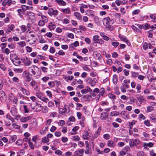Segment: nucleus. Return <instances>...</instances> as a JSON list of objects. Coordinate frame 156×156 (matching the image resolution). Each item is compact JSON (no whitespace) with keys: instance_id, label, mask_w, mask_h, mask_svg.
<instances>
[{"instance_id":"4d7b16f0","label":"nucleus","mask_w":156,"mask_h":156,"mask_svg":"<svg viewBox=\"0 0 156 156\" xmlns=\"http://www.w3.org/2000/svg\"><path fill=\"white\" fill-rule=\"evenodd\" d=\"M136 88L137 90V93H140V91L139 90L141 89V85L139 84H138L136 86Z\"/></svg>"},{"instance_id":"dca6fc26","label":"nucleus","mask_w":156,"mask_h":156,"mask_svg":"<svg viewBox=\"0 0 156 156\" xmlns=\"http://www.w3.org/2000/svg\"><path fill=\"white\" fill-rule=\"evenodd\" d=\"M21 90L23 92V93L26 95L28 96L30 95V93L29 91L27 90L24 88L21 87Z\"/></svg>"},{"instance_id":"bb28decb","label":"nucleus","mask_w":156,"mask_h":156,"mask_svg":"<svg viewBox=\"0 0 156 156\" xmlns=\"http://www.w3.org/2000/svg\"><path fill=\"white\" fill-rule=\"evenodd\" d=\"M49 141V140L47 136L43 137L42 139V141L43 143H46L48 142Z\"/></svg>"},{"instance_id":"f257e3e1","label":"nucleus","mask_w":156,"mask_h":156,"mask_svg":"<svg viewBox=\"0 0 156 156\" xmlns=\"http://www.w3.org/2000/svg\"><path fill=\"white\" fill-rule=\"evenodd\" d=\"M27 37L28 38L27 40V42L29 43L30 44H34L36 42V37L35 33L32 31H30L27 35Z\"/></svg>"},{"instance_id":"7ed1b4c3","label":"nucleus","mask_w":156,"mask_h":156,"mask_svg":"<svg viewBox=\"0 0 156 156\" xmlns=\"http://www.w3.org/2000/svg\"><path fill=\"white\" fill-rule=\"evenodd\" d=\"M86 80L87 82L90 83V85L92 87L95 85L97 81L96 78H93V79H92L90 78H87Z\"/></svg>"},{"instance_id":"4c0bfd02","label":"nucleus","mask_w":156,"mask_h":156,"mask_svg":"<svg viewBox=\"0 0 156 156\" xmlns=\"http://www.w3.org/2000/svg\"><path fill=\"white\" fill-rule=\"evenodd\" d=\"M99 38V36L98 35H96L93 36V40L95 42H97L98 41V40Z\"/></svg>"},{"instance_id":"5701e85b","label":"nucleus","mask_w":156,"mask_h":156,"mask_svg":"<svg viewBox=\"0 0 156 156\" xmlns=\"http://www.w3.org/2000/svg\"><path fill=\"white\" fill-rule=\"evenodd\" d=\"M150 18L152 20V21L154 23L156 22V16L152 14H151L150 15Z\"/></svg>"},{"instance_id":"3c124183","label":"nucleus","mask_w":156,"mask_h":156,"mask_svg":"<svg viewBox=\"0 0 156 156\" xmlns=\"http://www.w3.org/2000/svg\"><path fill=\"white\" fill-rule=\"evenodd\" d=\"M55 48L53 47H51L49 50V52L51 53H54L55 52Z\"/></svg>"},{"instance_id":"680f3d73","label":"nucleus","mask_w":156,"mask_h":156,"mask_svg":"<svg viewBox=\"0 0 156 156\" xmlns=\"http://www.w3.org/2000/svg\"><path fill=\"white\" fill-rule=\"evenodd\" d=\"M143 49L144 50H146L148 47V44L146 42H144L143 45Z\"/></svg>"},{"instance_id":"423d86ee","label":"nucleus","mask_w":156,"mask_h":156,"mask_svg":"<svg viewBox=\"0 0 156 156\" xmlns=\"http://www.w3.org/2000/svg\"><path fill=\"white\" fill-rule=\"evenodd\" d=\"M27 14L28 15L29 20L31 22H33L35 19L34 14L33 12H27Z\"/></svg>"},{"instance_id":"052dcab7","label":"nucleus","mask_w":156,"mask_h":156,"mask_svg":"<svg viewBox=\"0 0 156 156\" xmlns=\"http://www.w3.org/2000/svg\"><path fill=\"white\" fill-rule=\"evenodd\" d=\"M62 140L63 143H65L68 140V139L66 137H62Z\"/></svg>"},{"instance_id":"ddd939ff","label":"nucleus","mask_w":156,"mask_h":156,"mask_svg":"<svg viewBox=\"0 0 156 156\" xmlns=\"http://www.w3.org/2000/svg\"><path fill=\"white\" fill-rule=\"evenodd\" d=\"M73 14L78 20H81L82 16L79 12H74Z\"/></svg>"},{"instance_id":"2f4dec72","label":"nucleus","mask_w":156,"mask_h":156,"mask_svg":"<svg viewBox=\"0 0 156 156\" xmlns=\"http://www.w3.org/2000/svg\"><path fill=\"white\" fill-rule=\"evenodd\" d=\"M144 29L146 30L150 28V25L148 23H145L144 25Z\"/></svg>"},{"instance_id":"5fc2aeb1","label":"nucleus","mask_w":156,"mask_h":156,"mask_svg":"<svg viewBox=\"0 0 156 156\" xmlns=\"http://www.w3.org/2000/svg\"><path fill=\"white\" fill-rule=\"evenodd\" d=\"M78 145L80 147H82L83 146L84 144L83 142L79 141L78 142Z\"/></svg>"},{"instance_id":"6ab92c4d","label":"nucleus","mask_w":156,"mask_h":156,"mask_svg":"<svg viewBox=\"0 0 156 156\" xmlns=\"http://www.w3.org/2000/svg\"><path fill=\"white\" fill-rule=\"evenodd\" d=\"M49 27L50 30H54L56 27L55 25L54 22H51L49 23Z\"/></svg>"},{"instance_id":"1a4fd4ad","label":"nucleus","mask_w":156,"mask_h":156,"mask_svg":"<svg viewBox=\"0 0 156 156\" xmlns=\"http://www.w3.org/2000/svg\"><path fill=\"white\" fill-rule=\"evenodd\" d=\"M90 137L88 131H85L84 132V134L83 135V138L84 140H89Z\"/></svg>"},{"instance_id":"13d9d810","label":"nucleus","mask_w":156,"mask_h":156,"mask_svg":"<svg viewBox=\"0 0 156 156\" xmlns=\"http://www.w3.org/2000/svg\"><path fill=\"white\" fill-rule=\"evenodd\" d=\"M67 37L71 39H73L74 37L73 34L71 33H69L67 35Z\"/></svg>"},{"instance_id":"8fccbe9b","label":"nucleus","mask_w":156,"mask_h":156,"mask_svg":"<svg viewBox=\"0 0 156 156\" xmlns=\"http://www.w3.org/2000/svg\"><path fill=\"white\" fill-rule=\"evenodd\" d=\"M153 110V107L151 106H148L147 107V110L148 112H151Z\"/></svg>"},{"instance_id":"cd10ccee","label":"nucleus","mask_w":156,"mask_h":156,"mask_svg":"<svg viewBox=\"0 0 156 156\" xmlns=\"http://www.w3.org/2000/svg\"><path fill=\"white\" fill-rule=\"evenodd\" d=\"M73 139L74 141H78L80 140V138L77 135L72 136Z\"/></svg>"},{"instance_id":"79ce46f5","label":"nucleus","mask_w":156,"mask_h":156,"mask_svg":"<svg viewBox=\"0 0 156 156\" xmlns=\"http://www.w3.org/2000/svg\"><path fill=\"white\" fill-rule=\"evenodd\" d=\"M134 141L135 143V146H136L138 145L140 143V141L138 139H136L134 140Z\"/></svg>"},{"instance_id":"a18cd8bd","label":"nucleus","mask_w":156,"mask_h":156,"mask_svg":"<svg viewBox=\"0 0 156 156\" xmlns=\"http://www.w3.org/2000/svg\"><path fill=\"white\" fill-rule=\"evenodd\" d=\"M21 30L23 32H24L27 30V28L24 25H22L21 27Z\"/></svg>"},{"instance_id":"0eeeda50","label":"nucleus","mask_w":156,"mask_h":156,"mask_svg":"<svg viewBox=\"0 0 156 156\" xmlns=\"http://www.w3.org/2000/svg\"><path fill=\"white\" fill-rule=\"evenodd\" d=\"M92 91V90L89 87H87L85 89L81 90V92L82 94H85L88 92H91Z\"/></svg>"},{"instance_id":"e433bc0d","label":"nucleus","mask_w":156,"mask_h":156,"mask_svg":"<svg viewBox=\"0 0 156 156\" xmlns=\"http://www.w3.org/2000/svg\"><path fill=\"white\" fill-rule=\"evenodd\" d=\"M41 17L43 20L42 21H44V23H47L48 22V19L46 16H41Z\"/></svg>"},{"instance_id":"9d476101","label":"nucleus","mask_w":156,"mask_h":156,"mask_svg":"<svg viewBox=\"0 0 156 156\" xmlns=\"http://www.w3.org/2000/svg\"><path fill=\"white\" fill-rule=\"evenodd\" d=\"M115 145V143L113 141L109 140L108 141L107 145L110 147H113Z\"/></svg>"},{"instance_id":"338daca9","label":"nucleus","mask_w":156,"mask_h":156,"mask_svg":"<svg viewBox=\"0 0 156 156\" xmlns=\"http://www.w3.org/2000/svg\"><path fill=\"white\" fill-rule=\"evenodd\" d=\"M133 67L134 69L137 70H138L140 69V67L136 64H133Z\"/></svg>"},{"instance_id":"bf43d9fd","label":"nucleus","mask_w":156,"mask_h":156,"mask_svg":"<svg viewBox=\"0 0 156 156\" xmlns=\"http://www.w3.org/2000/svg\"><path fill=\"white\" fill-rule=\"evenodd\" d=\"M26 49L27 52H30L32 50V48L29 46L26 47Z\"/></svg>"},{"instance_id":"e2e57ef3","label":"nucleus","mask_w":156,"mask_h":156,"mask_svg":"<svg viewBox=\"0 0 156 156\" xmlns=\"http://www.w3.org/2000/svg\"><path fill=\"white\" fill-rule=\"evenodd\" d=\"M55 135L57 137H59L61 136V133L59 131H56L55 133Z\"/></svg>"},{"instance_id":"a19ab883","label":"nucleus","mask_w":156,"mask_h":156,"mask_svg":"<svg viewBox=\"0 0 156 156\" xmlns=\"http://www.w3.org/2000/svg\"><path fill=\"white\" fill-rule=\"evenodd\" d=\"M144 124L147 126H150V121L149 120H145L144 122Z\"/></svg>"},{"instance_id":"72a5a7b5","label":"nucleus","mask_w":156,"mask_h":156,"mask_svg":"<svg viewBox=\"0 0 156 156\" xmlns=\"http://www.w3.org/2000/svg\"><path fill=\"white\" fill-rule=\"evenodd\" d=\"M8 47L10 49H14L15 47V45L14 44L11 43L8 44Z\"/></svg>"},{"instance_id":"7c9ffc66","label":"nucleus","mask_w":156,"mask_h":156,"mask_svg":"<svg viewBox=\"0 0 156 156\" xmlns=\"http://www.w3.org/2000/svg\"><path fill=\"white\" fill-rule=\"evenodd\" d=\"M137 100L138 101L140 104H141L142 102L144 101V98L142 97L137 98Z\"/></svg>"},{"instance_id":"20e7f679","label":"nucleus","mask_w":156,"mask_h":156,"mask_svg":"<svg viewBox=\"0 0 156 156\" xmlns=\"http://www.w3.org/2000/svg\"><path fill=\"white\" fill-rule=\"evenodd\" d=\"M23 62L24 65L25 66H30L32 63L31 59L28 58L26 57L23 59Z\"/></svg>"},{"instance_id":"412c9836","label":"nucleus","mask_w":156,"mask_h":156,"mask_svg":"<svg viewBox=\"0 0 156 156\" xmlns=\"http://www.w3.org/2000/svg\"><path fill=\"white\" fill-rule=\"evenodd\" d=\"M62 12L64 13L68 14L70 13V11L69 8H66L62 9Z\"/></svg>"},{"instance_id":"c03bdc74","label":"nucleus","mask_w":156,"mask_h":156,"mask_svg":"<svg viewBox=\"0 0 156 156\" xmlns=\"http://www.w3.org/2000/svg\"><path fill=\"white\" fill-rule=\"evenodd\" d=\"M62 22L63 24H67L69 23V21L68 19L66 18H65L63 19Z\"/></svg>"},{"instance_id":"864d4df0","label":"nucleus","mask_w":156,"mask_h":156,"mask_svg":"<svg viewBox=\"0 0 156 156\" xmlns=\"http://www.w3.org/2000/svg\"><path fill=\"white\" fill-rule=\"evenodd\" d=\"M105 93V89L103 88H101L100 89V94L102 96H103Z\"/></svg>"},{"instance_id":"39448f33","label":"nucleus","mask_w":156,"mask_h":156,"mask_svg":"<svg viewBox=\"0 0 156 156\" xmlns=\"http://www.w3.org/2000/svg\"><path fill=\"white\" fill-rule=\"evenodd\" d=\"M84 150L83 149H80L76 151L74 153L75 156H83Z\"/></svg>"},{"instance_id":"4be33fe9","label":"nucleus","mask_w":156,"mask_h":156,"mask_svg":"<svg viewBox=\"0 0 156 156\" xmlns=\"http://www.w3.org/2000/svg\"><path fill=\"white\" fill-rule=\"evenodd\" d=\"M118 77L116 75H114L113 76V81L114 83L115 84H116L117 83L118 81Z\"/></svg>"},{"instance_id":"6e6552de","label":"nucleus","mask_w":156,"mask_h":156,"mask_svg":"<svg viewBox=\"0 0 156 156\" xmlns=\"http://www.w3.org/2000/svg\"><path fill=\"white\" fill-rule=\"evenodd\" d=\"M108 114L107 113L103 112L101 115V119L102 120L105 119L108 117Z\"/></svg>"},{"instance_id":"a878e982","label":"nucleus","mask_w":156,"mask_h":156,"mask_svg":"<svg viewBox=\"0 0 156 156\" xmlns=\"http://www.w3.org/2000/svg\"><path fill=\"white\" fill-rule=\"evenodd\" d=\"M85 153L86 154H90L91 153V148L90 147L86 148Z\"/></svg>"},{"instance_id":"49530a36","label":"nucleus","mask_w":156,"mask_h":156,"mask_svg":"<svg viewBox=\"0 0 156 156\" xmlns=\"http://www.w3.org/2000/svg\"><path fill=\"white\" fill-rule=\"evenodd\" d=\"M13 127L15 129H18L20 128V126L17 125L16 123H13L12 124Z\"/></svg>"},{"instance_id":"f8f14e48","label":"nucleus","mask_w":156,"mask_h":156,"mask_svg":"<svg viewBox=\"0 0 156 156\" xmlns=\"http://www.w3.org/2000/svg\"><path fill=\"white\" fill-rule=\"evenodd\" d=\"M32 69H31V72L34 75H36V72L37 71V70H39V69L38 67L35 66L33 65L32 67Z\"/></svg>"},{"instance_id":"69168bd1","label":"nucleus","mask_w":156,"mask_h":156,"mask_svg":"<svg viewBox=\"0 0 156 156\" xmlns=\"http://www.w3.org/2000/svg\"><path fill=\"white\" fill-rule=\"evenodd\" d=\"M54 103L51 101H49L48 103V106L51 108H52L54 106Z\"/></svg>"},{"instance_id":"393cba45","label":"nucleus","mask_w":156,"mask_h":156,"mask_svg":"<svg viewBox=\"0 0 156 156\" xmlns=\"http://www.w3.org/2000/svg\"><path fill=\"white\" fill-rule=\"evenodd\" d=\"M129 146L131 147H133L135 146V143L134 140L132 139H130L129 141Z\"/></svg>"},{"instance_id":"f03ea898","label":"nucleus","mask_w":156,"mask_h":156,"mask_svg":"<svg viewBox=\"0 0 156 156\" xmlns=\"http://www.w3.org/2000/svg\"><path fill=\"white\" fill-rule=\"evenodd\" d=\"M110 21V18L109 17H107L103 19L104 25L108 30H112L113 29V27L111 25Z\"/></svg>"},{"instance_id":"de8ad7c7","label":"nucleus","mask_w":156,"mask_h":156,"mask_svg":"<svg viewBox=\"0 0 156 156\" xmlns=\"http://www.w3.org/2000/svg\"><path fill=\"white\" fill-rule=\"evenodd\" d=\"M44 25V22L43 21L40 20L38 23V25L40 26H43Z\"/></svg>"},{"instance_id":"58836bf2","label":"nucleus","mask_w":156,"mask_h":156,"mask_svg":"<svg viewBox=\"0 0 156 156\" xmlns=\"http://www.w3.org/2000/svg\"><path fill=\"white\" fill-rule=\"evenodd\" d=\"M48 84L50 87H53L55 86L54 81H51L48 83Z\"/></svg>"},{"instance_id":"774afa93","label":"nucleus","mask_w":156,"mask_h":156,"mask_svg":"<svg viewBox=\"0 0 156 156\" xmlns=\"http://www.w3.org/2000/svg\"><path fill=\"white\" fill-rule=\"evenodd\" d=\"M150 156H156V154L153 150H151L150 151Z\"/></svg>"},{"instance_id":"0e129e2a","label":"nucleus","mask_w":156,"mask_h":156,"mask_svg":"<svg viewBox=\"0 0 156 156\" xmlns=\"http://www.w3.org/2000/svg\"><path fill=\"white\" fill-rule=\"evenodd\" d=\"M40 99H41L42 101L46 103L49 100L48 98L42 97Z\"/></svg>"},{"instance_id":"37998d69","label":"nucleus","mask_w":156,"mask_h":156,"mask_svg":"<svg viewBox=\"0 0 156 156\" xmlns=\"http://www.w3.org/2000/svg\"><path fill=\"white\" fill-rule=\"evenodd\" d=\"M110 135L108 134H105L104 135V138L107 140H108L110 138Z\"/></svg>"},{"instance_id":"2eb2a0df","label":"nucleus","mask_w":156,"mask_h":156,"mask_svg":"<svg viewBox=\"0 0 156 156\" xmlns=\"http://www.w3.org/2000/svg\"><path fill=\"white\" fill-rule=\"evenodd\" d=\"M31 116H27L26 117H23L20 119V121L22 122H26L31 119Z\"/></svg>"},{"instance_id":"ea45409f","label":"nucleus","mask_w":156,"mask_h":156,"mask_svg":"<svg viewBox=\"0 0 156 156\" xmlns=\"http://www.w3.org/2000/svg\"><path fill=\"white\" fill-rule=\"evenodd\" d=\"M0 68L3 71H5L6 69V68L5 66L3 64H0Z\"/></svg>"},{"instance_id":"09e8293b","label":"nucleus","mask_w":156,"mask_h":156,"mask_svg":"<svg viewBox=\"0 0 156 156\" xmlns=\"http://www.w3.org/2000/svg\"><path fill=\"white\" fill-rule=\"evenodd\" d=\"M112 44L114 47H116L119 45V43L118 42H112Z\"/></svg>"},{"instance_id":"aec40b11","label":"nucleus","mask_w":156,"mask_h":156,"mask_svg":"<svg viewBox=\"0 0 156 156\" xmlns=\"http://www.w3.org/2000/svg\"><path fill=\"white\" fill-rule=\"evenodd\" d=\"M49 10H50V11L51 12L53 15L54 16H57L58 13V12L56 10H54L52 8H50L49 9Z\"/></svg>"},{"instance_id":"4468645a","label":"nucleus","mask_w":156,"mask_h":156,"mask_svg":"<svg viewBox=\"0 0 156 156\" xmlns=\"http://www.w3.org/2000/svg\"><path fill=\"white\" fill-rule=\"evenodd\" d=\"M86 14L88 16H93L94 15V12L91 10H87L86 11Z\"/></svg>"},{"instance_id":"f704fd0d","label":"nucleus","mask_w":156,"mask_h":156,"mask_svg":"<svg viewBox=\"0 0 156 156\" xmlns=\"http://www.w3.org/2000/svg\"><path fill=\"white\" fill-rule=\"evenodd\" d=\"M18 44L21 47H23L24 46H25L26 43L25 41H20L18 43Z\"/></svg>"},{"instance_id":"b1692460","label":"nucleus","mask_w":156,"mask_h":156,"mask_svg":"<svg viewBox=\"0 0 156 156\" xmlns=\"http://www.w3.org/2000/svg\"><path fill=\"white\" fill-rule=\"evenodd\" d=\"M109 97L112 99L113 101L116 99V96L114 94L112 93H110L108 94Z\"/></svg>"},{"instance_id":"c756f323","label":"nucleus","mask_w":156,"mask_h":156,"mask_svg":"<svg viewBox=\"0 0 156 156\" xmlns=\"http://www.w3.org/2000/svg\"><path fill=\"white\" fill-rule=\"evenodd\" d=\"M21 7L23 9V12L26 11L27 10L29 9V6L24 5H22Z\"/></svg>"},{"instance_id":"f3484780","label":"nucleus","mask_w":156,"mask_h":156,"mask_svg":"<svg viewBox=\"0 0 156 156\" xmlns=\"http://www.w3.org/2000/svg\"><path fill=\"white\" fill-rule=\"evenodd\" d=\"M55 2L60 5L65 6L66 5V3L63 0H55Z\"/></svg>"},{"instance_id":"9b49d317","label":"nucleus","mask_w":156,"mask_h":156,"mask_svg":"<svg viewBox=\"0 0 156 156\" xmlns=\"http://www.w3.org/2000/svg\"><path fill=\"white\" fill-rule=\"evenodd\" d=\"M143 135L144 136V137H143L144 140L147 141L149 140L150 137L148 134L145 132H143Z\"/></svg>"},{"instance_id":"6e6d98bb","label":"nucleus","mask_w":156,"mask_h":156,"mask_svg":"<svg viewBox=\"0 0 156 156\" xmlns=\"http://www.w3.org/2000/svg\"><path fill=\"white\" fill-rule=\"evenodd\" d=\"M55 153L56 154L60 155L62 154V152L61 151H60V150H57L55 151Z\"/></svg>"},{"instance_id":"c9c22d12","label":"nucleus","mask_w":156,"mask_h":156,"mask_svg":"<svg viewBox=\"0 0 156 156\" xmlns=\"http://www.w3.org/2000/svg\"><path fill=\"white\" fill-rule=\"evenodd\" d=\"M36 96L41 99L42 97V94L41 92H37L35 93Z\"/></svg>"},{"instance_id":"a211bd4d","label":"nucleus","mask_w":156,"mask_h":156,"mask_svg":"<svg viewBox=\"0 0 156 156\" xmlns=\"http://www.w3.org/2000/svg\"><path fill=\"white\" fill-rule=\"evenodd\" d=\"M150 119L151 121L156 122V115H151L150 116Z\"/></svg>"},{"instance_id":"603ef678","label":"nucleus","mask_w":156,"mask_h":156,"mask_svg":"<svg viewBox=\"0 0 156 156\" xmlns=\"http://www.w3.org/2000/svg\"><path fill=\"white\" fill-rule=\"evenodd\" d=\"M112 125L114 128H118L119 126V125L115 122H113L112 123Z\"/></svg>"},{"instance_id":"c85d7f7f","label":"nucleus","mask_w":156,"mask_h":156,"mask_svg":"<svg viewBox=\"0 0 156 156\" xmlns=\"http://www.w3.org/2000/svg\"><path fill=\"white\" fill-rule=\"evenodd\" d=\"M110 115L112 116H117L119 115V113L117 111H113L111 112Z\"/></svg>"},{"instance_id":"473e14b6","label":"nucleus","mask_w":156,"mask_h":156,"mask_svg":"<svg viewBox=\"0 0 156 156\" xmlns=\"http://www.w3.org/2000/svg\"><path fill=\"white\" fill-rule=\"evenodd\" d=\"M23 142L22 140L19 139L16 142V144L19 146H21L22 145Z\"/></svg>"}]
</instances>
